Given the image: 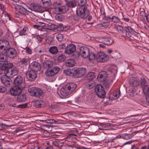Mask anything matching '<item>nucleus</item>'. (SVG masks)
I'll use <instances>...</instances> for the list:
<instances>
[{"mask_svg":"<svg viewBox=\"0 0 149 149\" xmlns=\"http://www.w3.org/2000/svg\"><path fill=\"white\" fill-rule=\"evenodd\" d=\"M129 83L130 85L132 87L138 86L140 84L139 81L135 77H132L129 80Z\"/></svg>","mask_w":149,"mask_h":149,"instance_id":"20","label":"nucleus"},{"mask_svg":"<svg viewBox=\"0 0 149 149\" xmlns=\"http://www.w3.org/2000/svg\"><path fill=\"white\" fill-rule=\"evenodd\" d=\"M49 51L50 53L52 54H56L58 52V49L57 47L54 46L50 48Z\"/></svg>","mask_w":149,"mask_h":149,"instance_id":"32","label":"nucleus"},{"mask_svg":"<svg viewBox=\"0 0 149 149\" xmlns=\"http://www.w3.org/2000/svg\"><path fill=\"white\" fill-rule=\"evenodd\" d=\"M2 63L1 65H3L2 66L3 67L5 70L4 74L6 75L10 71V69L13 67L14 65L13 63H9L7 61H5V63H3V62Z\"/></svg>","mask_w":149,"mask_h":149,"instance_id":"11","label":"nucleus"},{"mask_svg":"<svg viewBox=\"0 0 149 149\" xmlns=\"http://www.w3.org/2000/svg\"><path fill=\"white\" fill-rule=\"evenodd\" d=\"M5 70L3 66H0V75L3 73L4 74Z\"/></svg>","mask_w":149,"mask_h":149,"instance_id":"61","label":"nucleus"},{"mask_svg":"<svg viewBox=\"0 0 149 149\" xmlns=\"http://www.w3.org/2000/svg\"><path fill=\"white\" fill-rule=\"evenodd\" d=\"M23 78L20 75L17 76L14 81V84L16 86H19L23 82Z\"/></svg>","mask_w":149,"mask_h":149,"instance_id":"24","label":"nucleus"},{"mask_svg":"<svg viewBox=\"0 0 149 149\" xmlns=\"http://www.w3.org/2000/svg\"><path fill=\"white\" fill-rule=\"evenodd\" d=\"M56 13L57 14L55 16V19L61 21L64 19V16L61 14H59L58 13Z\"/></svg>","mask_w":149,"mask_h":149,"instance_id":"43","label":"nucleus"},{"mask_svg":"<svg viewBox=\"0 0 149 149\" xmlns=\"http://www.w3.org/2000/svg\"><path fill=\"white\" fill-rule=\"evenodd\" d=\"M22 89V87L15 85L10 89V93L12 95L16 96L21 93Z\"/></svg>","mask_w":149,"mask_h":149,"instance_id":"7","label":"nucleus"},{"mask_svg":"<svg viewBox=\"0 0 149 149\" xmlns=\"http://www.w3.org/2000/svg\"><path fill=\"white\" fill-rule=\"evenodd\" d=\"M18 72L19 71L17 68L16 67H13L11 69L10 71L6 75L9 76L10 77L12 78L13 76L17 74Z\"/></svg>","mask_w":149,"mask_h":149,"instance_id":"19","label":"nucleus"},{"mask_svg":"<svg viewBox=\"0 0 149 149\" xmlns=\"http://www.w3.org/2000/svg\"><path fill=\"white\" fill-rule=\"evenodd\" d=\"M77 15L74 16L73 17V19L76 21H79L80 18H81L83 19H85V18H83L80 17L77 13H76Z\"/></svg>","mask_w":149,"mask_h":149,"instance_id":"53","label":"nucleus"},{"mask_svg":"<svg viewBox=\"0 0 149 149\" xmlns=\"http://www.w3.org/2000/svg\"><path fill=\"white\" fill-rule=\"evenodd\" d=\"M27 107V104H22L18 105L17 106V108H25Z\"/></svg>","mask_w":149,"mask_h":149,"instance_id":"58","label":"nucleus"},{"mask_svg":"<svg viewBox=\"0 0 149 149\" xmlns=\"http://www.w3.org/2000/svg\"><path fill=\"white\" fill-rule=\"evenodd\" d=\"M44 7L47 8L50 6L52 3L50 0H41Z\"/></svg>","mask_w":149,"mask_h":149,"instance_id":"33","label":"nucleus"},{"mask_svg":"<svg viewBox=\"0 0 149 149\" xmlns=\"http://www.w3.org/2000/svg\"><path fill=\"white\" fill-rule=\"evenodd\" d=\"M66 47V45L64 44H61L58 46V49L61 52L63 50L65 49Z\"/></svg>","mask_w":149,"mask_h":149,"instance_id":"49","label":"nucleus"},{"mask_svg":"<svg viewBox=\"0 0 149 149\" xmlns=\"http://www.w3.org/2000/svg\"><path fill=\"white\" fill-rule=\"evenodd\" d=\"M9 76L5 75V76H2L1 77V80L2 83L6 86H10L11 83V79Z\"/></svg>","mask_w":149,"mask_h":149,"instance_id":"14","label":"nucleus"},{"mask_svg":"<svg viewBox=\"0 0 149 149\" xmlns=\"http://www.w3.org/2000/svg\"><path fill=\"white\" fill-rule=\"evenodd\" d=\"M76 88V85L72 83L68 84L63 86L61 89V94L64 96H66L72 93Z\"/></svg>","mask_w":149,"mask_h":149,"instance_id":"2","label":"nucleus"},{"mask_svg":"<svg viewBox=\"0 0 149 149\" xmlns=\"http://www.w3.org/2000/svg\"><path fill=\"white\" fill-rule=\"evenodd\" d=\"M56 38L58 41H61L63 40V37L62 34L59 33L57 35Z\"/></svg>","mask_w":149,"mask_h":149,"instance_id":"47","label":"nucleus"},{"mask_svg":"<svg viewBox=\"0 0 149 149\" xmlns=\"http://www.w3.org/2000/svg\"><path fill=\"white\" fill-rule=\"evenodd\" d=\"M97 61L100 63L107 61L109 59V56L102 52H99L96 56Z\"/></svg>","mask_w":149,"mask_h":149,"instance_id":"6","label":"nucleus"},{"mask_svg":"<svg viewBox=\"0 0 149 149\" xmlns=\"http://www.w3.org/2000/svg\"><path fill=\"white\" fill-rule=\"evenodd\" d=\"M80 56L85 58H87L89 54L90 49L84 46H81L79 48Z\"/></svg>","mask_w":149,"mask_h":149,"instance_id":"9","label":"nucleus"},{"mask_svg":"<svg viewBox=\"0 0 149 149\" xmlns=\"http://www.w3.org/2000/svg\"><path fill=\"white\" fill-rule=\"evenodd\" d=\"M61 5V3H60L55 2L53 4V6L54 7V12H56V9L57 8H60V6Z\"/></svg>","mask_w":149,"mask_h":149,"instance_id":"46","label":"nucleus"},{"mask_svg":"<svg viewBox=\"0 0 149 149\" xmlns=\"http://www.w3.org/2000/svg\"><path fill=\"white\" fill-rule=\"evenodd\" d=\"M27 28H24L19 33V35L20 36H22L26 34V31Z\"/></svg>","mask_w":149,"mask_h":149,"instance_id":"48","label":"nucleus"},{"mask_svg":"<svg viewBox=\"0 0 149 149\" xmlns=\"http://www.w3.org/2000/svg\"><path fill=\"white\" fill-rule=\"evenodd\" d=\"M6 91V88L4 86H0V92L3 93Z\"/></svg>","mask_w":149,"mask_h":149,"instance_id":"55","label":"nucleus"},{"mask_svg":"<svg viewBox=\"0 0 149 149\" xmlns=\"http://www.w3.org/2000/svg\"><path fill=\"white\" fill-rule=\"evenodd\" d=\"M0 126H1L2 128H5L6 127H8V126L6 124H4L3 123H0Z\"/></svg>","mask_w":149,"mask_h":149,"instance_id":"64","label":"nucleus"},{"mask_svg":"<svg viewBox=\"0 0 149 149\" xmlns=\"http://www.w3.org/2000/svg\"><path fill=\"white\" fill-rule=\"evenodd\" d=\"M27 61V59L26 58H23L19 62V63L20 64H26Z\"/></svg>","mask_w":149,"mask_h":149,"instance_id":"56","label":"nucleus"},{"mask_svg":"<svg viewBox=\"0 0 149 149\" xmlns=\"http://www.w3.org/2000/svg\"><path fill=\"white\" fill-rule=\"evenodd\" d=\"M10 47V46L8 41L6 40H0V52L5 54L6 50Z\"/></svg>","mask_w":149,"mask_h":149,"instance_id":"5","label":"nucleus"},{"mask_svg":"<svg viewBox=\"0 0 149 149\" xmlns=\"http://www.w3.org/2000/svg\"><path fill=\"white\" fill-rule=\"evenodd\" d=\"M40 121L44 122L45 121L46 123H56L57 122V121L53 119H47L45 120H40Z\"/></svg>","mask_w":149,"mask_h":149,"instance_id":"44","label":"nucleus"},{"mask_svg":"<svg viewBox=\"0 0 149 149\" xmlns=\"http://www.w3.org/2000/svg\"><path fill=\"white\" fill-rule=\"evenodd\" d=\"M144 94L147 95H149V86L146 85L143 88Z\"/></svg>","mask_w":149,"mask_h":149,"instance_id":"41","label":"nucleus"},{"mask_svg":"<svg viewBox=\"0 0 149 149\" xmlns=\"http://www.w3.org/2000/svg\"><path fill=\"white\" fill-rule=\"evenodd\" d=\"M34 38L36 39L38 42H41L42 40V38L38 35L34 36Z\"/></svg>","mask_w":149,"mask_h":149,"instance_id":"50","label":"nucleus"},{"mask_svg":"<svg viewBox=\"0 0 149 149\" xmlns=\"http://www.w3.org/2000/svg\"><path fill=\"white\" fill-rule=\"evenodd\" d=\"M66 64L67 66L71 67L74 65L75 63L74 60L70 59L66 61Z\"/></svg>","mask_w":149,"mask_h":149,"instance_id":"35","label":"nucleus"},{"mask_svg":"<svg viewBox=\"0 0 149 149\" xmlns=\"http://www.w3.org/2000/svg\"><path fill=\"white\" fill-rule=\"evenodd\" d=\"M76 49V46L74 44H70L66 47L65 52L67 54H70L75 51Z\"/></svg>","mask_w":149,"mask_h":149,"instance_id":"16","label":"nucleus"},{"mask_svg":"<svg viewBox=\"0 0 149 149\" xmlns=\"http://www.w3.org/2000/svg\"><path fill=\"white\" fill-rule=\"evenodd\" d=\"M43 67L46 69H49L52 67L53 65V62L51 60H47L42 63Z\"/></svg>","mask_w":149,"mask_h":149,"instance_id":"23","label":"nucleus"},{"mask_svg":"<svg viewBox=\"0 0 149 149\" xmlns=\"http://www.w3.org/2000/svg\"><path fill=\"white\" fill-rule=\"evenodd\" d=\"M95 73L93 72H89L86 75V79L87 80H93L95 78Z\"/></svg>","mask_w":149,"mask_h":149,"instance_id":"30","label":"nucleus"},{"mask_svg":"<svg viewBox=\"0 0 149 149\" xmlns=\"http://www.w3.org/2000/svg\"><path fill=\"white\" fill-rule=\"evenodd\" d=\"M53 144L56 146H60V143L56 141H54L53 142Z\"/></svg>","mask_w":149,"mask_h":149,"instance_id":"62","label":"nucleus"},{"mask_svg":"<svg viewBox=\"0 0 149 149\" xmlns=\"http://www.w3.org/2000/svg\"><path fill=\"white\" fill-rule=\"evenodd\" d=\"M95 54L92 52H90V51L87 58H88L90 60H93L95 58Z\"/></svg>","mask_w":149,"mask_h":149,"instance_id":"40","label":"nucleus"},{"mask_svg":"<svg viewBox=\"0 0 149 149\" xmlns=\"http://www.w3.org/2000/svg\"><path fill=\"white\" fill-rule=\"evenodd\" d=\"M140 85L142 88H143L144 86L147 85V82L146 79L144 78H141L140 80Z\"/></svg>","mask_w":149,"mask_h":149,"instance_id":"42","label":"nucleus"},{"mask_svg":"<svg viewBox=\"0 0 149 149\" xmlns=\"http://www.w3.org/2000/svg\"><path fill=\"white\" fill-rule=\"evenodd\" d=\"M104 86L105 87V88L107 89L109 88L110 84L108 81H106L104 83Z\"/></svg>","mask_w":149,"mask_h":149,"instance_id":"59","label":"nucleus"},{"mask_svg":"<svg viewBox=\"0 0 149 149\" xmlns=\"http://www.w3.org/2000/svg\"><path fill=\"white\" fill-rule=\"evenodd\" d=\"M4 7L3 5L0 3V13L3 10Z\"/></svg>","mask_w":149,"mask_h":149,"instance_id":"63","label":"nucleus"},{"mask_svg":"<svg viewBox=\"0 0 149 149\" xmlns=\"http://www.w3.org/2000/svg\"><path fill=\"white\" fill-rule=\"evenodd\" d=\"M108 19L114 23H118L120 22V19L118 17L116 16H113L111 18L110 17H107Z\"/></svg>","mask_w":149,"mask_h":149,"instance_id":"36","label":"nucleus"},{"mask_svg":"<svg viewBox=\"0 0 149 149\" xmlns=\"http://www.w3.org/2000/svg\"><path fill=\"white\" fill-rule=\"evenodd\" d=\"M123 28L120 26H118L117 27V30L120 32H121V31H122Z\"/></svg>","mask_w":149,"mask_h":149,"instance_id":"60","label":"nucleus"},{"mask_svg":"<svg viewBox=\"0 0 149 149\" xmlns=\"http://www.w3.org/2000/svg\"><path fill=\"white\" fill-rule=\"evenodd\" d=\"M5 54H3L0 52V66H2L3 65H1L2 62L5 63V61H7V56Z\"/></svg>","mask_w":149,"mask_h":149,"instance_id":"29","label":"nucleus"},{"mask_svg":"<svg viewBox=\"0 0 149 149\" xmlns=\"http://www.w3.org/2000/svg\"><path fill=\"white\" fill-rule=\"evenodd\" d=\"M60 69L57 66L53 67L51 70H47L45 72L46 77H52L58 73Z\"/></svg>","mask_w":149,"mask_h":149,"instance_id":"8","label":"nucleus"},{"mask_svg":"<svg viewBox=\"0 0 149 149\" xmlns=\"http://www.w3.org/2000/svg\"><path fill=\"white\" fill-rule=\"evenodd\" d=\"M45 23H43V22H39V24L37 25H34V26L35 28V26L37 27V28H39L40 27H43L45 26Z\"/></svg>","mask_w":149,"mask_h":149,"instance_id":"51","label":"nucleus"},{"mask_svg":"<svg viewBox=\"0 0 149 149\" xmlns=\"http://www.w3.org/2000/svg\"><path fill=\"white\" fill-rule=\"evenodd\" d=\"M87 88L89 89L95 86V82L93 80H86V83Z\"/></svg>","mask_w":149,"mask_h":149,"instance_id":"28","label":"nucleus"},{"mask_svg":"<svg viewBox=\"0 0 149 149\" xmlns=\"http://www.w3.org/2000/svg\"><path fill=\"white\" fill-rule=\"evenodd\" d=\"M44 102L42 100H38L34 101L33 103V106L36 108H41L42 106H43Z\"/></svg>","mask_w":149,"mask_h":149,"instance_id":"26","label":"nucleus"},{"mask_svg":"<svg viewBox=\"0 0 149 149\" xmlns=\"http://www.w3.org/2000/svg\"><path fill=\"white\" fill-rule=\"evenodd\" d=\"M5 54L8 57L11 58L16 57L17 55V52L16 50L13 48L10 47L6 51Z\"/></svg>","mask_w":149,"mask_h":149,"instance_id":"12","label":"nucleus"},{"mask_svg":"<svg viewBox=\"0 0 149 149\" xmlns=\"http://www.w3.org/2000/svg\"><path fill=\"white\" fill-rule=\"evenodd\" d=\"M64 72L67 75L73 76V68L72 69L65 70L64 71Z\"/></svg>","mask_w":149,"mask_h":149,"instance_id":"37","label":"nucleus"},{"mask_svg":"<svg viewBox=\"0 0 149 149\" xmlns=\"http://www.w3.org/2000/svg\"><path fill=\"white\" fill-rule=\"evenodd\" d=\"M86 72L85 68H73V76L76 78H80L84 75Z\"/></svg>","mask_w":149,"mask_h":149,"instance_id":"4","label":"nucleus"},{"mask_svg":"<svg viewBox=\"0 0 149 149\" xmlns=\"http://www.w3.org/2000/svg\"><path fill=\"white\" fill-rule=\"evenodd\" d=\"M66 4L68 6V7L74 8L77 5V3H75L74 1L67 3Z\"/></svg>","mask_w":149,"mask_h":149,"instance_id":"39","label":"nucleus"},{"mask_svg":"<svg viewBox=\"0 0 149 149\" xmlns=\"http://www.w3.org/2000/svg\"><path fill=\"white\" fill-rule=\"evenodd\" d=\"M36 89H37V88L36 87H32L29 88L28 89V92L30 95L32 96H34L35 95V92L36 91Z\"/></svg>","mask_w":149,"mask_h":149,"instance_id":"38","label":"nucleus"},{"mask_svg":"<svg viewBox=\"0 0 149 149\" xmlns=\"http://www.w3.org/2000/svg\"><path fill=\"white\" fill-rule=\"evenodd\" d=\"M32 8L33 10L35 11L40 13L42 12V10H41V7L39 5H34Z\"/></svg>","mask_w":149,"mask_h":149,"instance_id":"34","label":"nucleus"},{"mask_svg":"<svg viewBox=\"0 0 149 149\" xmlns=\"http://www.w3.org/2000/svg\"><path fill=\"white\" fill-rule=\"evenodd\" d=\"M26 94H19L17 96V101L19 102H23L26 100Z\"/></svg>","mask_w":149,"mask_h":149,"instance_id":"27","label":"nucleus"},{"mask_svg":"<svg viewBox=\"0 0 149 149\" xmlns=\"http://www.w3.org/2000/svg\"><path fill=\"white\" fill-rule=\"evenodd\" d=\"M29 66L31 70L35 72L39 71L41 68L40 64L36 62H34L31 63L30 64Z\"/></svg>","mask_w":149,"mask_h":149,"instance_id":"15","label":"nucleus"},{"mask_svg":"<svg viewBox=\"0 0 149 149\" xmlns=\"http://www.w3.org/2000/svg\"><path fill=\"white\" fill-rule=\"evenodd\" d=\"M120 91L118 90L117 91L108 94L109 100H113L117 99L120 96Z\"/></svg>","mask_w":149,"mask_h":149,"instance_id":"18","label":"nucleus"},{"mask_svg":"<svg viewBox=\"0 0 149 149\" xmlns=\"http://www.w3.org/2000/svg\"><path fill=\"white\" fill-rule=\"evenodd\" d=\"M68 10V6H61L60 8H56V12L55 13H66Z\"/></svg>","mask_w":149,"mask_h":149,"instance_id":"22","label":"nucleus"},{"mask_svg":"<svg viewBox=\"0 0 149 149\" xmlns=\"http://www.w3.org/2000/svg\"><path fill=\"white\" fill-rule=\"evenodd\" d=\"M122 32L123 34V35L126 36H128V34H129L128 31L125 28L123 29L122 31H121Z\"/></svg>","mask_w":149,"mask_h":149,"instance_id":"52","label":"nucleus"},{"mask_svg":"<svg viewBox=\"0 0 149 149\" xmlns=\"http://www.w3.org/2000/svg\"><path fill=\"white\" fill-rule=\"evenodd\" d=\"M36 91L35 92V95L33 96L39 98L43 95V92L40 89L37 88V89Z\"/></svg>","mask_w":149,"mask_h":149,"instance_id":"31","label":"nucleus"},{"mask_svg":"<svg viewBox=\"0 0 149 149\" xmlns=\"http://www.w3.org/2000/svg\"><path fill=\"white\" fill-rule=\"evenodd\" d=\"M77 5L79 7L78 10H77L76 12L80 17L83 18H86L89 13L87 10V6L86 0H77L76 1Z\"/></svg>","mask_w":149,"mask_h":149,"instance_id":"1","label":"nucleus"},{"mask_svg":"<svg viewBox=\"0 0 149 149\" xmlns=\"http://www.w3.org/2000/svg\"><path fill=\"white\" fill-rule=\"evenodd\" d=\"M26 75L28 80L31 81H34L37 77L36 72L33 71H28L26 73Z\"/></svg>","mask_w":149,"mask_h":149,"instance_id":"13","label":"nucleus"},{"mask_svg":"<svg viewBox=\"0 0 149 149\" xmlns=\"http://www.w3.org/2000/svg\"><path fill=\"white\" fill-rule=\"evenodd\" d=\"M15 8L16 11L20 14L23 15L25 14L28 11L22 6L16 4L15 6Z\"/></svg>","mask_w":149,"mask_h":149,"instance_id":"17","label":"nucleus"},{"mask_svg":"<svg viewBox=\"0 0 149 149\" xmlns=\"http://www.w3.org/2000/svg\"><path fill=\"white\" fill-rule=\"evenodd\" d=\"M100 39L101 40L100 41L98 40L99 42L107 45H111L113 42V40L109 36L102 37Z\"/></svg>","mask_w":149,"mask_h":149,"instance_id":"10","label":"nucleus"},{"mask_svg":"<svg viewBox=\"0 0 149 149\" xmlns=\"http://www.w3.org/2000/svg\"><path fill=\"white\" fill-rule=\"evenodd\" d=\"M65 56L63 54H60L57 58V60L59 62H61L65 61Z\"/></svg>","mask_w":149,"mask_h":149,"instance_id":"45","label":"nucleus"},{"mask_svg":"<svg viewBox=\"0 0 149 149\" xmlns=\"http://www.w3.org/2000/svg\"><path fill=\"white\" fill-rule=\"evenodd\" d=\"M80 55L79 52H75L72 55V57L75 59L77 58Z\"/></svg>","mask_w":149,"mask_h":149,"instance_id":"54","label":"nucleus"},{"mask_svg":"<svg viewBox=\"0 0 149 149\" xmlns=\"http://www.w3.org/2000/svg\"><path fill=\"white\" fill-rule=\"evenodd\" d=\"M115 139V138H113V139H108L107 140V139H104L103 140V141L105 143H108L109 142H113L114 140Z\"/></svg>","mask_w":149,"mask_h":149,"instance_id":"57","label":"nucleus"},{"mask_svg":"<svg viewBox=\"0 0 149 149\" xmlns=\"http://www.w3.org/2000/svg\"><path fill=\"white\" fill-rule=\"evenodd\" d=\"M107 73L106 71L100 72L99 74L97 77L98 81H104L107 79Z\"/></svg>","mask_w":149,"mask_h":149,"instance_id":"21","label":"nucleus"},{"mask_svg":"<svg viewBox=\"0 0 149 149\" xmlns=\"http://www.w3.org/2000/svg\"><path fill=\"white\" fill-rule=\"evenodd\" d=\"M132 134H123L119 135L117 136L115 138V139H116L123 138L125 139H130L132 137Z\"/></svg>","mask_w":149,"mask_h":149,"instance_id":"25","label":"nucleus"},{"mask_svg":"<svg viewBox=\"0 0 149 149\" xmlns=\"http://www.w3.org/2000/svg\"><path fill=\"white\" fill-rule=\"evenodd\" d=\"M95 91L97 96L100 98H104L106 92L103 87L101 84L96 85L95 88Z\"/></svg>","mask_w":149,"mask_h":149,"instance_id":"3","label":"nucleus"}]
</instances>
